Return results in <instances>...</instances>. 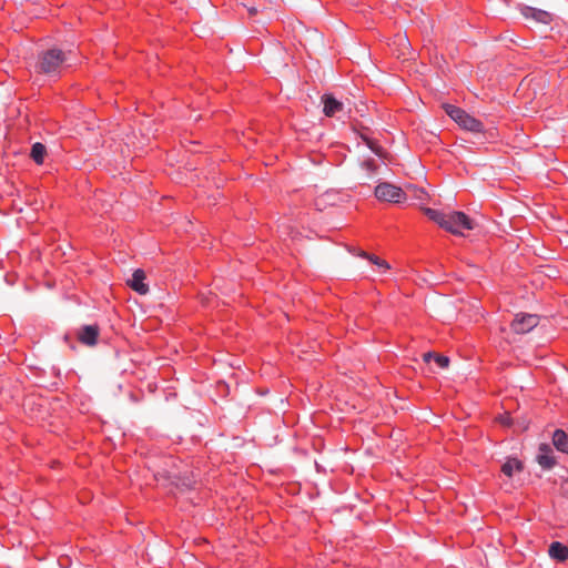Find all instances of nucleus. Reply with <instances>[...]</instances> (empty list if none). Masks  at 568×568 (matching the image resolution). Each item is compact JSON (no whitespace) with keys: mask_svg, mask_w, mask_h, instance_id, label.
<instances>
[{"mask_svg":"<svg viewBox=\"0 0 568 568\" xmlns=\"http://www.w3.org/2000/svg\"><path fill=\"white\" fill-rule=\"evenodd\" d=\"M520 12L526 19H531L542 24H549L552 21L551 13L541 9L523 6Z\"/></svg>","mask_w":568,"mask_h":568,"instance_id":"9","label":"nucleus"},{"mask_svg":"<svg viewBox=\"0 0 568 568\" xmlns=\"http://www.w3.org/2000/svg\"><path fill=\"white\" fill-rule=\"evenodd\" d=\"M432 357H434V361L435 363L438 365V367L440 368H446L448 367L449 365V358L447 356H444V355H436V354H433V353H426L424 355V359L426 362H428Z\"/></svg>","mask_w":568,"mask_h":568,"instance_id":"17","label":"nucleus"},{"mask_svg":"<svg viewBox=\"0 0 568 568\" xmlns=\"http://www.w3.org/2000/svg\"><path fill=\"white\" fill-rule=\"evenodd\" d=\"M523 469V464L517 458H508L505 464L501 466V471L507 477H513L515 471H520Z\"/></svg>","mask_w":568,"mask_h":568,"instance_id":"16","label":"nucleus"},{"mask_svg":"<svg viewBox=\"0 0 568 568\" xmlns=\"http://www.w3.org/2000/svg\"><path fill=\"white\" fill-rule=\"evenodd\" d=\"M446 114L462 129L469 132L480 133L484 131V123L468 114L465 110L453 104H444Z\"/></svg>","mask_w":568,"mask_h":568,"instance_id":"2","label":"nucleus"},{"mask_svg":"<svg viewBox=\"0 0 568 568\" xmlns=\"http://www.w3.org/2000/svg\"><path fill=\"white\" fill-rule=\"evenodd\" d=\"M539 323V317L536 314L520 313L517 314L510 326L517 334H526L534 329Z\"/></svg>","mask_w":568,"mask_h":568,"instance_id":"6","label":"nucleus"},{"mask_svg":"<svg viewBox=\"0 0 568 568\" xmlns=\"http://www.w3.org/2000/svg\"><path fill=\"white\" fill-rule=\"evenodd\" d=\"M322 113L327 118H335L343 123L348 118L349 109L342 100H338L332 93L322 94Z\"/></svg>","mask_w":568,"mask_h":568,"instance_id":"3","label":"nucleus"},{"mask_svg":"<svg viewBox=\"0 0 568 568\" xmlns=\"http://www.w3.org/2000/svg\"><path fill=\"white\" fill-rule=\"evenodd\" d=\"M362 166L368 171L369 173H374L377 169L376 166V163L373 159H368V160H365L363 163H362Z\"/></svg>","mask_w":568,"mask_h":568,"instance_id":"18","label":"nucleus"},{"mask_svg":"<svg viewBox=\"0 0 568 568\" xmlns=\"http://www.w3.org/2000/svg\"><path fill=\"white\" fill-rule=\"evenodd\" d=\"M537 462L542 469H551L556 459L552 455V448L547 444H541L538 449Z\"/></svg>","mask_w":568,"mask_h":568,"instance_id":"11","label":"nucleus"},{"mask_svg":"<svg viewBox=\"0 0 568 568\" xmlns=\"http://www.w3.org/2000/svg\"><path fill=\"white\" fill-rule=\"evenodd\" d=\"M375 196L378 200L399 203L405 199L403 190L394 184L383 182L375 187Z\"/></svg>","mask_w":568,"mask_h":568,"instance_id":"5","label":"nucleus"},{"mask_svg":"<svg viewBox=\"0 0 568 568\" xmlns=\"http://www.w3.org/2000/svg\"><path fill=\"white\" fill-rule=\"evenodd\" d=\"M367 146L377 155H381V148L371 139H365Z\"/></svg>","mask_w":568,"mask_h":568,"instance_id":"19","label":"nucleus"},{"mask_svg":"<svg viewBox=\"0 0 568 568\" xmlns=\"http://www.w3.org/2000/svg\"><path fill=\"white\" fill-rule=\"evenodd\" d=\"M548 554L550 558L562 562L568 559V547L560 541H552L549 546Z\"/></svg>","mask_w":568,"mask_h":568,"instance_id":"12","label":"nucleus"},{"mask_svg":"<svg viewBox=\"0 0 568 568\" xmlns=\"http://www.w3.org/2000/svg\"><path fill=\"white\" fill-rule=\"evenodd\" d=\"M552 444L558 450L568 454V434L565 430L556 429L554 432Z\"/></svg>","mask_w":568,"mask_h":568,"instance_id":"14","label":"nucleus"},{"mask_svg":"<svg viewBox=\"0 0 568 568\" xmlns=\"http://www.w3.org/2000/svg\"><path fill=\"white\" fill-rule=\"evenodd\" d=\"M78 63L79 55L71 44H52L37 51L29 70L36 77L55 82Z\"/></svg>","mask_w":568,"mask_h":568,"instance_id":"1","label":"nucleus"},{"mask_svg":"<svg viewBox=\"0 0 568 568\" xmlns=\"http://www.w3.org/2000/svg\"><path fill=\"white\" fill-rule=\"evenodd\" d=\"M146 275L143 270L136 268L128 281L129 286L140 295L149 292V285L145 283Z\"/></svg>","mask_w":568,"mask_h":568,"instance_id":"10","label":"nucleus"},{"mask_svg":"<svg viewBox=\"0 0 568 568\" xmlns=\"http://www.w3.org/2000/svg\"><path fill=\"white\" fill-rule=\"evenodd\" d=\"M78 341L85 346H95L100 336V327L97 324H85L78 329Z\"/></svg>","mask_w":568,"mask_h":568,"instance_id":"7","label":"nucleus"},{"mask_svg":"<svg viewBox=\"0 0 568 568\" xmlns=\"http://www.w3.org/2000/svg\"><path fill=\"white\" fill-rule=\"evenodd\" d=\"M351 253L355 256L367 260L371 265L375 266V271L379 274H385L390 268L387 261L375 254L367 253L362 248L355 247L351 251Z\"/></svg>","mask_w":568,"mask_h":568,"instance_id":"8","label":"nucleus"},{"mask_svg":"<svg viewBox=\"0 0 568 568\" xmlns=\"http://www.w3.org/2000/svg\"><path fill=\"white\" fill-rule=\"evenodd\" d=\"M314 466H315L316 471H318V473H320L321 464H320L317 460H315V462H314Z\"/></svg>","mask_w":568,"mask_h":568,"instance_id":"21","label":"nucleus"},{"mask_svg":"<svg viewBox=\"0 0 568 568\" xmlns=\"http://www.w3.org/2000/svg\"><path fill=\"white\" fill-rule=\"evenodd\" d=\"M47 146L41 142H34L30 148V159L38 165L44 163Z\"/></svg>","mask_w":568,"mask_h":568,"instance_id":"13","label":"nucleus"},{"mask_svg":"<svg viewBox=\"0 0 568 568\" xmlns=\"http://www.w3.org/2000/svg\"><path fill=\"white\" fill-rule=\"evenodd\" d=\"M63 338L64 342L70 346V348H74V342L68 334H65Z\"/></svg>","mask_w":568,"mask_h":568,"instance_id":"20","label":"nucleus"},{"mask_svg":"<svg viewBox=\"0 0 568 568\" xmlns=\"http://www.w3.org/2000/svg\"><path fill=\"white\" fill-rule=\"evenodd\" d=\"M474 222L473 220L466 215L464 212L455 211L449 212L446 219L445 230L456 234L463 235L464 231L473 230Z\"/></svg>","mask_w":568,"mask_h":568,"instance_id":"4","label":"nucleus"},{"mask_svg":"<svg viewBox=\"0 0 568 568\" xmlns=\"http://www.w3.org/2000/svg\"><path fill=\"white\" fill-rule=\"evenodd\" d=\"M425 214L427 215V217L429 220L434 221L440 227L445 229L446 219H447V214L448 213L442 212L439 210L427 207V209H425Z\"/></svg>","mask_w":568,"mask_h":568,"instance_id":"15","label":"nucleus"}]
</instances>
